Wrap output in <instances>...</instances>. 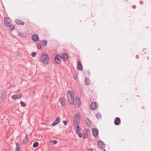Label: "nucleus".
Wrapping results in <instances>:
<instances>
[{"label": "nucleus", "mask_w": 151, "mask_h": 151, "mask_svg": "<svg viewBox=\"0 0 151 151\" xmlns=\"http://www.w3.org/2000/svg\"><path fill=\"white\" fill-rule=\"evenodd\" d=\"M74 122V127L75 129V132L78 133L79 137L81 138L82 135L81 132H79V131L81 130V128L79 127L80 122L77 119H75L73 121Z\"/></svg>", "instance_id": "1"}, {"label": "nucleus", "mask_w": 151, "mask_h": 151, "mask_svg": "<svg viewBox=\"0 0 151 151\" xmlns=\"http://www.w3.org/2000/svg\"><path fill=\"white\" fill-rule=\"evenodd\" d=\"M40 61L46 65L49 63V59L48 55L46 53H42L40 57Z\"/></svg>", "instance_id": "2"}, {"label": "nucleus", "mask_w": 151, "mask_h": 151, "mask_svg": "<svg viewBox=\"0 0 151 151\" xmlns=\"http://www.w3.org/2000/svg\"><path fill=\"white\" fill-rule=\"evenodd\" d=\"M67 96L70 103L73 105L74 103V94L73 92L69 91L67 93Z\"/></svg>", "instance_id": "3"}, {"label": "nucleus", "mask_w": 151, "mask_h": 151, "mask_svg": "<svg viewBox=\"0 0 151 151\" xmlns=\"http://www.w3.org/2000/svg\"><path fill=\"white\" fill-rule=\"evenodd\" d=\"M61 57L59 55H57L55 58V61L57 64H60L61 62Z\"/></svg>", "instance_id": "4"}, {"label": "nucleus", "mask_w": 151, "mask_h": 151, "mask_svg": "<svg viewBox=\"0 0 151 151\" xmlns=\"http://www.w3.org/2000/svg\"><path fill=\"white\" fill-rule=\"evenodd\" d=\"M4 21L5 25H7L11 23V20L10 18L8 17H5Z\"/></svg>", "instance_id": "5"}, {"label": "nucleus", "mask_w": 151, "mask_h": 151, "mask_svg": "<svg viewBox=\"0 0 151 151\" xmlns=\"http://www.w3.org/2000/svg\"><path fill=\"white\" fill-rule=\"evenodd\" d=\"M91 109V110H95L97 108V105L95 102H93L91 103L90 106Z\"/></svg>", "instance_id": "6"}, {"label": "nucleus", "mask_w": 151, "mask_h": 151, "mask_svg": "<svg viewBox=\"0 0 151 151\" xmlns=\"http://www.w3.org/2000/svg\"><path fill=\"white\" fill-rule=\"evenodd\" d=\"M85 132H84V134L83 136V139H86L88 137V133L90 132L88 129H85Z\"/></svg>", "instance_id": "7"}, {"label": "nucleus", "mask_w": 151, "mask_h": 151, "mask_svg": "<svg viewBox=\"0 0 151 151\" xmlns=\"http://www.w3.org/2000/svg\"><path fill=\"white\" fill-rule=\"evenodd\" d=\"M98 145L99 147L101 149L104 148L105 145L104 143L102 141H99L98 142Z\"/></svg>", "instance_id": "8"}, {"label": "nucleus", "mask_w": 151, "mask_h": 151, "mask_svg": "<svg viewBox=\"0 0 151 151\" xmlns=\"http://www.w3.org/2000/svg\"><path fill=\"white\" fill-rule=\"evenodd\" d=\"M77 68L79 70H82L83 69V67L80 60L78 61Z\"/></svg>", "instance_id": "9"}, {"label": "nucleus", "mask_w": 151, "mask_h": 151, "mask_svg": "<svg viewBox=\"0 0 151 151\" xmlns=\"http://www.w3.org/2000/svg\"><path fill=\"white\" fill-rule=\"evenodd\" d=\"M92 131L93 132V135L95 137H96L98 135V130L97 129L93 128L92 129Z\"/></svg>", "instance_id": "10"}, {"label": "nucleus", "mask_w": 151, "mask_h": 151, "mask_svg": "<svg viewBox=\"0 0 151 151\" xmlns=\"http://www.w3.org/2000/svg\"><path fill=\"white\" fill-rule=\"evenodd\" d=\"M60 119L59 117H57L55 119V120L51 124V126L54 127L55 126L56 124H58L60 121Z\"/></svg>", "instance_id": "11"}, {"label": "nucleus", "mask_w": 151, "mask_h": 151, "mask_svg": "<svg viewBox=\"0 0 151 151\" xmlns=\"http://www.w3.org/2000/svg\"><path fill=\"white\" fill-rule=\"evenodd\" d=\"M121 122V119L120 118L118 117L115 118L114 121V123L116 125H118Z\"/></svg>", "instance_id": "12"}, {"label": "nucleus", "mask_w": 151, "mask_h": 151, "mask_svg": "<svg viewBox=\"0 0 151 151\" xmlns=\"http://www.w3.org/2000/svg\"><path fill=\"white\" fill-rule=\"evenodd\" d=\"M68 55L67 53H64L62 55L61 58L62 60L65 61L68 58Z\"/></svg>", "instance_id": "13"}, {"label": "nucleus", "mask_w": 151, "mask_h": 151, "mask_svg": "<svg viewBox=\"0 0 151 151\" xmlns=\"http://www.w3.org/2000/svg\"><path fill=\"white\" fill-rule=\"evenodd\" d=\"M32 39L34 41H37L39 40L38 36L36 34H34L32 36Z\"/></svg>", "instance_id": "14"}, {"label": "nucleus", "mask_w": 151, "mask_h": 151, "mask_svg": "<svg viewBox=\"0 0 151 151\" xmlns=\"http://www.w3.org/2000/svg\"><path fill=\"white\" fill-rule=\"evenodd\" d=\"M14 22L18 25H24V22L19 19L15 20Z\"/></svg>", "instance_id": "15"}, {"label": "nucleus", "mask_w": 151, "mask_h": 151, "mask_svg": "<svg viewBox=\"0 0 151 151\" xmlns=\"http://www.w3.org/2000/svg\"><path fill=\"white\" fill-rule=\"evenodd\" d=\"M6 26L7 27H9V29L11 31H12V30H13L14 29L15 27L13 25V24H12L11 23L9 24H8Z\"/></svg>", "instance_id": "16"}, {"label": "nucleus", "mask_w": 151, "mask_h": 151, "mask_svg": "<svg viewBox=\"0 0 151 151\" xmlns=\"http://www.w3.org/2000/svg\"><path fill=\"white\" fill-rule=\"evenodd\" d=\"M59 101L61 105L63 106H65V100L64 99L60 98V99Z\"/></svg>", "instance_id": "17"}, {"label": "nucleus", "mask_w": 151, "mask_h": 151, "mask_svg": "<svg viewBox=\"0 0 151 151\" xmlns=\"http://www.w3.org/2000/svg\"><path fill=\"white\" fill-rule=\"evenodd\" d=\"M40 42L44 46H46L47 45V40H42L40 41Z\"/></svg>", "instance_id": "18"}, {"label": "nucleus", "mask_w": 151, "mask_h": 151, "mask_svg": "<svg viewBox=\"0 0 151 151\" xmlns=\"http://www.w3.org/2000/svg\"><path fill=\"white\" fill-rule=\"evenodd\" d=\"M85 121L87 125L90 126L91 125V122L89 119L86 118L85 119Z\"/></svg>", "instance_id": "19"}, {"label": "nucleus", "mask_w": 151, "mask_h": 151, "mask_svg": "<svg viewBox=\"0 0 151 151\" xmlns=\"http://www.w3.org/2000/svg\"><path fill=\"white\" fill-rule=\"evenodd\" d=\"M76 102L77 105L79 106L80 107L81 105V100L78 97L76 99Z\"/></svg>", "instance_id": "20"}, {"label": "nucleus", "mask_w": 151, "mask_h": 151, "mask_svg": "<svg viewBox=\"0 0 151 151\" xmlns=\"http://www.w3.org/2000/svg\"><path fill=\"white\" fill-rule=\"evenodd\" d=\"M7 94V92L6 91H4L2 93L1 96V98L4 99L5 98Z\"/></svg>", "instance_id": "21"}, {"label": "nucleus", "mask_w": 151, "mask_h": 151, "mask_svg": "<svg viewBox=\"0 0 151 151\" xmlns=\"http://www.w3.org/2000/svg\"><path fill=\"white\" fill-rule=\"evenodd\" d=\"M11 97L13 99L15 100L17 99H20L21 98V96H20L17 97V95H15L12 96Z\"/></svg>", "instance_id": "22"}, {"label": "nucleus", "mask_w": 151, "mask_h": 151, "mask_svg": "<svg viewBox=\"0 0 151 151\" xmlns=\"http://www.w3.org/2000/svg\"><path fill=\"white\" fill-rule=\"evenodd\" d=\"M85 82L86 85H89L90 84V81L88 78L86 77L85 79Z\"/></svg>", "instance_id": "23"}, {"label": "nucleus", "mask_w": 151, "mask_h": 151, "mask_svg": "<svg viewBox=\"0 0 151 151\" xmlns=\"http://www.w3.org/2000/svg\"><path fill=\"white\" fill-rule=\"evenodd\" d=\"M16 147L15 151H20V146L19 145L18 143H16Z\"/></svg>", "instance_id": "24"}, {"label": "nucleus", "mask_w": 151, "mask_h": 151, "mask_svg": "<svg viewBox=\"0 0 151 151\" xmlns=\"http://www.w3.org/2000/svg\"><path fill=\"white\" fill-rule=\"evenodd\" d=\"M27 138H28V134H26V135L25 136V137L23 140V141L24 142H26L27 141Z\"/></svg>", "instance_id": "25"}, {"label": "nucleus", "mask_w": 151, "mask_h": 151, "mask_svg": "<svg viewBox=\"0 0 151 151\" xmlns=\"http://www.w3.org/2000/svg\"><path fill=\"white\" fill-rule=\"evenodd\" d=\"M39 145V143L38 142H35L33 145V146L34 147H37Z\"/></svg>", "instance_id": "26"}, {"label": "nucleus", "mask_w": 151, "mask_h": 151, "mask_svg": "<svg viewBox=\"0 0 151 151\" xmlns=\"http://www.w3.org/2000/svg\"><path fill=\"white\" fill-rule=\"evenodd\" d=\"M96 116L98 119L100 118L101 117V115L100 113H98L96 114Z\"/></svg>", "instance_id": "27"}, {"label": "nucleus", "mask_w": 151, "mask_h": 151, "mask_svg": "<svg viewBox=\"0 0 151 151\" xmlns=\"http://www.w3.org/2000/svg\"><path fill=\"white\" fill-rule=\"evenodd\" d=\"M20 104H21V106H22L25 107L26 105V104L25 103L22 101H20Z\"/></svg>", "instance_id": "28"}, {"label": "nucleus", "mask_w": 151, "mask_h": 151, "mask_svg": "<svg viewBox=\"0 0 151 151\" xmlns=\"http://www.w3.org/2000/svg\"><path fill=\"white\" fill-rule=\"evenodd\" d=\"M95 24V23L94 21H92L90 23V25L91 27H92L93 26H94Z\"/></svg>", "instance_id": "29"}, {"label": "nucleus", "mask_w": 151, "mask_h": 151, "mask_svg": "<svg viewBox=\"0 0 151 151\" xmlns=\"http://www.w3.org/2000/svg\"><path fill=\"white\" fill-rule=\"evenodd\" d=\"M37 47L38 49H41L42 48L41 45L40 44L37 43Z\"/></svg>", "instance_id": "30"}, {"label": "nucleus", "mask_w": 151, "mask_h": 151, "mask_svg": "<svg viewBox=\"0 0 151 151\" xmlns=\"http://www.w3.org/2000/svg\"><path fill=\"white\" fill-rule=\"evenodd\" d=\"M31 55H32L33 57H35L36 55V53L35 52H33L32 53Z\"/></svg>", "instance_id": "31"}, {"label": "nucleus", "mask_w": 151, "mask_h": 151, "mask_svg": "<svg viewBox=\"0 0 151 151\" xmlns=\"http://www.w3.org/2000/svg\"><path fill=\"white\" fill-rule=\"evenodd\" d=\"M74 117L75 118L78 119L79 118V115L78 114H76L74 115Z\"/></svg>", "instance_id": "32"}, {"label": "nucleus", "mask_w": 151, "mask_h": 151, "mask_svg": "<svg viewBox=\"0 0 151 151\" xmlns=\"http://www.w3.org/2000/svg\"><path fill=\"white\" fill-rule=\"evenodd\" d=\"M19 35L21 37H24V34L22 33H19Z\"/></svg>", "instance_id": "33"}, {"label": "nucleus", "mask_w": 151, "mask_h": 151, "mask_svg": "<svg viewBox=\"0 0 151 151\" xmlns=\"http://www.w3.org/2000/svg\"><path fill=\"white\" fill-rule=\"evenodd\" d=\"M54 145H56L57 143V141L56 140H53L52 141Z\"/></svg>", "instance_id": "34"}, {"label": "nucleus", "mask_w": 151, "mask_h": 151, "mask_svg": "<svg viewBox=\"0 0 151 151\" xmlns=\"http://www.w3.org/2000/svg\"><path fill=\"white\" fill-rule=\"evenodd\" d=\"M63 123L65 126H66L67 124V121H64Z\"/></svg>", "instance_id": "35"}, {"label": "nucleus", "mask_w": 151, "mask_h": 151, "mask_svg": "<svg viewBox=\"0 0 151 151\" xmlns=\"http://www.w3.org/2000/svg\"><path fill=\"white\" fill-rule=\"evenodd\" d=\"M88 151H93L92 149H89L88 150Z\"/></svg>", "instance_id": "36"}, {"label": "nucleus", "mask_w": 151, "mask_h": 151, "mask_svg": "<svg viewBox=\"0 0 151 151\" xmlns=\"http://www.w3.org/2000/svg\"><path fill=\"white\" fill-rule=\"evenodd\" d=\"M49 98V96H48L47 95H46L45 96V98L47 99Z\"/></svg>", "instance_id": "37"}, {"label": "nucleus", "mask_w": 151, "mask_h": 151, "mask_svg": "<svg viewBox=\"0 0 151 151\" xmlns=\"http://www.w3.org/2000/svg\"><path fill=\"white\" fill-rule=\"evenodd\" d=\"M35 91H34V90H33L32 91V93H35Z\"/></svg>", "instance_id": "38"}, {"label": "nucleus", "mask_w": 151, "mask_h": 151, "mask_svg": "<svg viewBox=\"0 0 151 151\" xmlns=\"http://www.w3.org/2000/svg\"><path fill=\"white\" fill-rule=\"evenodd\" d=\"M11 88V86H10L9 87V89H10Z\"/></svg>", "instance_id": "39"}, {"label": "nucleus", "mask_w": 151, "mask_h": 151, "mask_svg": "<svg viewBox=\"0 0 151 151\" xmlns=\"http://www.w3.org/2000/svg\"><path fill=\"white\" fill-rule=\"evenodd\" d=\"M134 7H135V6H134V7L133 6V8H134Z\"/></svg>", "instance_id": "40"}, {"label": "nucleus", "mask_w": 151, "mask_h": 151, "mask_svg": "<svg viewBox=\"0 0 151 151\" xmlns=\"http://www.w3.org/2000/svg\"><path fill=\"white\" fill-rule=\"evenodd\" d=\"M134 7H135V6H134V7L133 6V8H134Z\"/></svg>", "instance_id": "41"}, {"label": "nucleus", "mask_w": 151, "mask_h": 151, "mask_svg": "<svg viewBox=\"0 0 151 151\" xmlns=\"http://www.w3.org/2000/svg\"><path fill=\"white\" fill-rule=\"evenodd\" d=\"M134 7H135V6H134V7L133 6V8H134Z\"/></svg>", "instance_id": "42"}, {"label": "nucleus", "mask_w": 151, "mask_h": 151, "mask_svg": "<svg viewBox=\"0 0 151 151\" xmlns=\"http://www.w3.org/2000/svg\"><path fill=\"white\" fill-rule=\"evenodd\" d=\"M104 151H106V150H104Z\"/></svg>", "instance_id": "43"}, {"label": "nucleus", "mask_w": 151, "mask_h": 151, "mask_svg": "<svg viewBox=\"0 0 151 151\" xmlns=\"http://www.w3.org/2000/svg\"><path fill=\"white\" fill-rule=\"evenodd\" d=\"M147 60H148V57H147Z\"/></svg>", "instance_id": "44"}]
</instances>
